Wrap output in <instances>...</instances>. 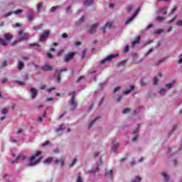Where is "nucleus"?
Wrapping results in <instances>:
<instances>
[{"label":"nucleus","mask_w":182,"mask_h":182,"mask_svg":"<svg viewBox=\"0 0 182 182\" xmlns=\"http://www.w3.org/2000/svg\"><path fill=\"white\" fill-rule=\"evenodd\" d=\"M42 151H37L28 158H26L25 156H19L16 158L15 160L11 161V164H14L15 163H18V161L22 160L26 166L28 167H33V166H38L41 163V160H42Z\"/></svg>","instance_id":"obj_1"},{"label":"nucleus","mask_w":182,"mask_h":182,"mask_svg":"<svg viewBox=\"0 0 182 182\" xmlns=\"http://www.w3.org/2000/svg\"><path fill=\"white\" fill-rule=\"evenodd\" d=\"M25 138V134L22 133V129H18L16 134L10 139L11 143H18V141H23Z\"/></svg>","instance_id":"obj_2"},{"label":"nucleus","mask_w":182,"mask_h":182,"mask_svg":"<svg viewBox=\"0 0 182 182\" xmlns=\"http://www.w3.org/2000/svg\"><path fill=\"white\" fill-rule=\"evenodd\" d=\"M117 56H119V53L109 55L107 56L105 58L101 60L100 63L101 65H105V63L113 60V59H115V58H117Z\"/></svg>","instance_id":"obj_3"},{"label":"nucleus","mask_w":182,"mask_h":182,"mask_svg":"<svg viewBox=\"0 0 182 182\" xmlns=\"http://www.w3.org/2000/svg\"><path fill=\"white\" fill-rule=\"evenodd\" d=\"M29 34L28 33H23V31L18 32V39L19 41H28Z\"/></svg>","instance_id":"obj_4"},{"label":"nucleus","mask_w":182,"mask_h":182,"mask_svg":"<svg viewBox=\"0 0 182 182\" xmlns=\"http://www.w3.org/2000/svg\"><path fill=\"white\" fill-rule=\"evenodd\" d=\"M139 12H140V9L137 8L133 16L126 21L125 25H129V23L132 22L133 19H134L137 16Z\"/></svg>","instance_id":"obj_5"},{"label":"nucleus","mask_w":182,"mask_h":182,"mask_svg":"<svg viewBox=\"0 0 182 182\" xmlns=\"http://www.w3.org/2000/svg\"><path fill=\"white\" fill-rule=\"evenodd\" d=\"M75 95H76L75 92H73L70 93V96L71 97L70 105H71L73 109H75L76 107V106H77L76 105V101L75 100Z\"/></svg>","instance_id":"obj_6"},{"label":"nucleus","mask_w":182,"mask_h":182,"mask_svg":"<svg viewBox=\"0 0 182 182\" xmlns=\"http://www.w3.org/2000/svg\"><path fill=\"white\" fill-rule=\"evenodd\" d=\"M54 164H57L58 166H60V167H63V166H65V158L60 157L59 159H55Z\"/></svg>","instance_id":"obj_7"},{"label":"nucleus","mask_w":182,"mask_h":182,"mask_svg":"<svg viewBox=\"0 0 182 182\" xmlns=\"http://www.w3.org/2000/svg\"><path fill=\"white\" fill-rule=\"evenodd\" d=\"M136 128L134 130L133 132V135L134 136L132 137V141H136L137 139H139V124H138L136 125Z\"/></svg>","instance_id":"obj_8"},{"label":"nucleus","mask_w":182,"mask_h":182,"mask_svg":"<svg viewBox=\"0 0 182 182\" xmlns=\"http://www.w3.org/2000/svg\"><path fill=\"white\" fill-rule=\"evenodd\" d=\"M98 26L99 23H96L95 24L92 25L88 30V33H90L91 35L95 33Z\"/></svg>","instance_id":"obj_9"},{"label":"nucleus","mask_w":182,"mask_h":182,"mask_svg":"<svg viewBox=\"0 0 182 182\" xmlns=\"http://www.w3.org/2000/svg\"><path fill=\"white\" fill-rule=\"evenodd\" d=\"M161 174L164 177V182H173V181L170 180V175L166 172H162Z\"/></svg>","instance_id":"obj_10"},{"label":"nucleus","mask_w":182,"mask_h":182,"mask_svg":"<svg viewBox=\"0 0 182 182\" xmlns=\"http://www.w3.org/2000/svg\"><path fill=\"white\" fill-rule=\"evenodd\" d=\"M30 93L31 98L35 99L38 95V90H36V88L32 87L30 89Z\"/></svg>","instance_id":"obj_11"},{"label":"nucleus","mask_w":182,"mask_h":182,"mask_svg":"<svg viewBox=\"0 0 182 182\" xmlns=\"http://www.w3.org/2000/svg\"><path fill=\"white\" fill-rule=\"evenodd\" d=\"M73 56H75L74 53H70L67 54L65 57V62H69V60H72V59H73Z\"/></svg>","instance_id":"obj_12"},{"label":"nucleus","mask_w":182,"mask_h":182,"mask_svg":"<svg viewBox=\"0 0 182 182\" xmlns=\"http://www.w3.org/2000/svg\"><path fill=\"white\" fill-rule=\"evenodd\" d=\"M49 36V31H45L40 38V42H43L46 40V38Z\"/></svg>","instance_id":"obj_13"},{"label":"nucleus","mask_w":182,"mask_h":182,"mask_svg":"<svg viewBox=\"0 0 182 182\" xmlns=\"http://www.w3.org/2000/svg\"><path fill=\"white\" fill-rule=\"evenodd\" d=\"M4 36L5 40H3V41H6V45H7V43L10 42L11 39H12V36L9 33H5Z\"/></svg>","instance_id":"obj_14"},{"label":"nucleus","mask_w":182,"mask_h":182,"mask_svg":"<svg viewBox=\"0 0 182 182\" xmlns=\"http://www.w3.org/2000/svg\"><path fill=\"white\" fill-rule=\"evenodd\" d=\"M56 133H60L62 132H65V124H62L55 129Z\"/></svg>","instance_id":"obj_15"},{"label":"nucleus","mask_w":182,"mask_h":182,"mask_svg":"<svg viewBox=\"0 0 182 182\" xmlns=\"http://www.w3.org/2000/svg\"><path fill=\"white\" fill-rule=\"evenodd\" d=\"M133 90H134V85H130L129 89L124 90L123 93L124 95H129V93H132Z\"/></svg>","instance_id":"obj_16"},{"label":"nucleus","mask_w":182,"mask_h":182,"mask_svg":"<svg viewBox=\"0 0 182 182\" xmlns=\"http://www.w3.org/2000/svg\"><path fill=\"white\" fill-rule=\"evenodd\" d=\"M117 147H119V142L116 141H112V149L113 151H116L117 150Z\"/></svg>","instance_id":"obj_17"},{"label":"nucleus","mask_w":182,"mask_h":182,"mask_svg":"<svg viewBox=\"0 0 182 182\" xmlns=\"http://www.w3.org/2000/svg\"><path fill=\"white\" fill-rule=\"evenodd\" d=\"M112 22H107L105 26L103 27V32H106V29H110L112 26Z\"/></svg>","instance_id":"obj_18"},{"label":"nucleus","mask_w":182,"mask_h":182,"mask_svg":"<svg viewBox=\"0 0 182 182\" xmlns=\"http://www.w3.org/2000/svg\"><path fill=\"white\" fill-rule=\"evenodd\" d=\"M43 8V4L38 3L36 6L37 13L41 14V11H42V9Z\"/></svg>","instance_id":"obj_19"},{"label":"nucleus","mask_w":182,"mask_h":182,"mask_svg":"<svg viewBox=\"0 0 182 182\" xmlns=\"http://www.w3.org/2000/svg\"><path fill=\"white\" fill-rule=\"evenodd\" d=\"M105 174L107 177H109L110 178H112V177H113V170L107 169L105 171Z\"/></svg>","instance_id":"obj_20"},{"label":"nucleus","mask_w":182,"mask_h":182,"mask_svg":"<svg viewBox=\"0 0 182 182\" xmlns=\"http://www.w3.org/2000/svg\"><path fill=\"white\" fill-rule=\"evenodd\" d=\"M42 69L45 71H48V70H52L53 68H52V66H50L49 64H46L42 67Z\"/></svg>","instance_id":"obj_21"},{"label":"nucleus","mask_w":182,"mask_h":182,"mask_svg":"<svg viewBox=\"0 0 182 182\" xmlns=\"http://www.w3.org/2000/svg\"><path fill=\"white\" fill-rule=\"evenodd\" d=\"M83 4L85 6H90L93 4V0H84Z\"/></svg>","instance_id":"obj_22"},{"label":"nucleus","mask_w":182,"mask_h":182,"mask_svg":"<svg viewBox=\"0 0 182 182\" xmlns=\"http://www.w3.org/2000/svg\"><path fill=\"white\" fill-rule=\"evenodd\" d=\"M52 161H53V157H48L44 161V164H50Z\"/></svg>","instance_id":"obj_23"},{"label":"nucleus","mask_w":182,"mask_h":182,"mask_svg":"<svg viewBox=\"0 0 182 182\" xmlns=\"http://www.w3.org/2000/svg\"><path fill=\"white\" fill-rule=\"evenodd\" d=\"M139 42H140V36H138L136 38L135 41H134L132 43V47L134 48V46L136 45H137V43H139Z\"/></svg>","instance_id":"obj_24"},{"label":"nucleus","mask_w":182,"mask_h":182,"mask_svg":"<svg viewBox=\"0 0 182 182\" xmlns=\"http://www.w3.org/2000/svg\"><path fill=\"white\" fill-rule=\"evenodd\" d=\"M27 19H28V21H33L34 18H33V12H28V15H27Z\"/></svg>","instance_id":"obj_25"},{"label":"nucleus","mask_w":182,"mask_h":182,"mask_svg":"<svg viewBox=\"0 0 182 182\" xmlns=\"http://www.w3.org/2000/svg\"><path fill=\"white\" fill-rule=\"evenodd\" d=\"M76 163H77V158L75 157L73 161H71L70 164H69V167H73V166H75V164H76Z\"/></svg>","instance_id":"obj_26"},{"label":"nucleus","mask_w":182,"mask_h":182,"mask_svg":"<svg viewBox=\"0 0 182 182\" xmlns=\"http://www.w3.org/2000/svg\"><path fill=\"white\" fill-rule=\"evenodd\" d=\"M159 14H162V15H166L167 14V7L164 6L159 10Z\"/></svg>","instance_id":"obj_27"},{"label":"nucleus","mask_w":182,"mask_h":182,"mask_svg":"<svg viewBox=\"0 0 182 182\" xmlns=\"http://www.w3.org/2000/svg\"><path fill=\"white\" fill-rule=\"evenodd\" d=\"M158 93H159V95H161L162 96H164V95H166V89L160 88L158 91Z\"/></svg>","instance_id":"obj_28"},{"label":"nucleus","mask_w":182,"mask_h":182,"mask_svg":"<svg viewBox=\"0 0 182 182\" xmlns=\"http://www.w3.org/2000/svg\"><path fill=\"white\" fill-rule=\"evenodd\" d=\"M1 114L6 116V114H8V109L6 108L1 109Z\"/></svg>","instance_id":"obj_29"},{"label":"nucleus","mask_w":182,"mask_h":182,"mask_svg":"<svg viewBox=\"0 0 182 182\" xmlns=\"http://www.w3.org/2000/svg\"><path fill=\"white\" fill-rule=\"evenodd\" d=\"M97 118H95L94 119L91 120V122H90L88 127H92L93 126V124H95L96 120H97Z\"/></svg>","instance_id":"obj_30"},{"label":"nucleus","mask_w":182,"mask_h":182,"mask_svg":"<svg viewBox=\"0 0 182 182\" xmlns=\"http://www.w3.org/2000/svg\"><path fill=\"white\" fill-rule=\"evenodd\" d=\"M164 30H156L154 31L155 35H161V33H164Z\"/></svg>","instance_id":"obj_31"},{"label":"nucleus","mask_w":182,"mask_h":182,"mask_svg":"<svg viewBox=\"0 0 182 182\" xmlns=\"http://www.w3.org/2000/svg\"><path fill=\"white\" fill-rule=\"evenodd\" d=\"M97 171H99V167H96V168H94L92 171H88V173H93L94 174H95L96 173H97Z\"/></svg>","instance_id":"obj_32"},{"label":"nucleus","mask_w":182,"mask_h":182,"mask_svg":"<svg viewBox=\"0 0 182 182\" xmlns=\"http://www.w3.org/2000/svg\"><path fill=\"white\" fill-rule=\"evenodd\" d=\"M75 182H83V178H82V176L78 175L77 176V179Z\"/></svg>","instance_id":"obj_33"},{"label":"nucleus","mask_w":182,"mask_h":182,"mask_svg":"<svg viewBox=\"0 0 182 182\" xmlns=\"http://www.w3.org/2000/svg\"><path fill=\"white\" fill-rule=\"evenodd\" d=\"M60 6H53L50 9V12H55L56 9H59Z\"/></svg>","instance_id":"obj_34"},{"label":"nucleus","mask_w":182,"mask_h":182,"mask_svg":"<svg viewBox=\"0 0 182 182\" xmlns=\"http://www.w3.org/2000/svg\"><path fill=\"white\" fill-rule=\"evenodd\" d=\"M165 87H166V89H171V87H173V83L169 82V83L166 84L165 85Z\"/></svg>","instance_id":"obj_35"},{"label":"nucleus","mask_w":182,"mask_h":182,"mask_svg":"<svg viewBox=\"0 0 182 182\" xmlns=\"http://www.w3.org/2000/svg\"><path fill=\"white\" fill-rule=\"evenodd\" d=\"M22 26V24L19 23H16L12 25V27L13 28H19Z\"/></svg>","instance_id":"obj_36"},{"label":"nucleus","mask_w":182,"mask_h":182,"mask_svg":"<svg viewBox=\"0 0 182 182\" xmlns=\"http://www.w3.org/2000/svg\"><path fill=\"white\" fill-rule=\"evenodd\" d=\"M22 12H23V10L18 9V10H16L14 14V15H19V14H22Z\"/></svg>","instance_id":"obj_37"},{"label":"nucleus","mask_w":182,"mask_h":182,"mask_svg":"<svg viewBox=\"0 0 182 182\" xmlns=\"http://www.w3.org/2000/svg\"><path fill=\"white\" fill-rule=\"evenodd\" d=\"M0 45H3V46H6V41H4V39L0 38Z\"/></svg>","instance_id":"obj_38"},{"label":"nucleus","mask_w":182,"mask_h":182,"mask_svg":"<svg viewBox=\"0 0 182 182\" xmlns=\"http://www.w3.org/2000/svg\"><path fill=\"white\" fill-rule=\"evenodd\" d=\"M18 69H23V63L18 61Z\"/></svg>","instance_id":"obj_39"},{"label":"nucleus","mask_w":182,"mask_h":182,"mask_svg":"<svg viewBox=\"0 0 182 182\" xmlns=\"http://www.w3.org/2000/svg\"><path fill=\"white\" fill-rule=\"evenodd\" d=\"M120 89H122V87L120 86L116 87L114 89V93H117V92H119V90H120Z\"/></svg>","instance_id":"obj_40"},{"label":"nucleus","mask_w":182,"mask_h":182,"mask_svg":"<svg viewBox=\"0 0 182 182\" xmlns=\"http://www.w3.org/2000/svg\"><path fill=\"white\" fill-rule=\"evenodd\" d=\"M153 82H154V85H157V83H159V79L157 78V77H155L154 78Z\"/></svg>","instance_id":"obj_41"},{"label":"nucleus","mask_w":182,"mask_h":182,"mask_svg":"<svg viewBox=\"0 0 182 182\" xmlns=\"http://www.w3.org/2000/svg\"><path fill=\"white\" fill-rule=\"evenodd\" d=\"M129 112H130V109L126 108L125 109H124V110L122 111V113H123L124 114H126L129 113Z\"/></svg>","instance_id":"obj_42"},{"label":"nucleus","mask_w":182,"mask_h":182,"mask_svg":"<svg viewBox=\"0 0 182 182\" xmlns=\"http://www.w3.org/2000/svg\"><path fill=\"white\" fill-rule=\"evenodd\" d=\"M50 141H46L45 142H43V144H42V146H43V147H45L46 146H48V144H50Z\"/></svg>","instance_id":"obj_43"},{"label":"nucleus","mask_w":182,"mask_h":182,"mask_svg":"<svg viewBox=\"0 0 182 182\" xmlns=\"http://www.w3.org/2000/svg\"><path fill=\"white\" fill-rule=\"evenodd\" d=\"M146 80H141V86H146Z\"/></svg>","instance_id":"obj_44"},{"label":"nucleus","mask_w":182,"mask_h":182,"mask_svg":"<svg viewBox=\"0 0 182 182\" xmlns=\"http://www.w3.org/2000/svg\"><path fill=\"white\" fill-rule=\"evenodd\" d=\"M85 55H86V50H83L81 55L82 59H85Z\"/></svg>","instance_id":"obj_45"},{"label":"nucleus","mask_w":182,"mask_h":182,"mask_svg":"<svg viewBox=\"0 0 182 182\" xmlns=\"http://www.w3.org/2000/svg\"><path fill=\"white\" fill-rule=\"evenodd\" d=\"M68 33H63V35H62V38H63V39H66V38H68Z\"/></svg>","instance_id":"obj_46"},{"label":"nucleus","mask_w":182,"mask_h":182,"mask_svg":"<svg viewBox=\"0 0 182 182\" xmlns=\"http://www.w3.org/2000/svg\"><path fill=\"white\" fill-rule=\"evenodd\" d=\"M126 65V61H122L119 63V66H124Z\"/></svg>","instance_id":"obj_47"},{"label":"nucleus","mask_w":182,"mask_h":182,"mask_svg":"<svg viewBox=\"0 0 182 182\" xmlns=\"http://www.w3.org/2000/svg\"><path fill=\"white\" fill-rule=\"evenodd\" d=\"M134 8V6H129L127 9V11L128 12H131L132 11V9H133Z\"/></svg>","instance_id":"obj_48"},{"label":"nucleus","mask_w":182,"mask_h":182,"mask_svg":"<svg viewBox=\"0 0 182 182\" xmlns=\"http://www.w3.org/2000/svg\"><path fill=\"white\" fill-rule=\"evenodd\" d=\"M153 52V48H151L149 50V51L145 54V56H147L149 53H151Z\"/></svg>","instance_id":"obj_49"},{"label":"nucleus","mask_w":182,"mask_h":182,"mask_svg":"<svg viewBox=\"0 0 182 182\" xmlns=\"http://www.w3.org/2000/svg\"><path fill=\"white\" fill-rule=\"evenodd\" d=\"M47 58H48L49 59H52V58H53V56L50 53H47Z\"/></svg>","instance_id":"obj_50"},{"label":"nucleus","mask_w":182,"mask_h":182,"mask_svg":"<svg viewBox=\"0 0 182 182\" xmlns=\"http://www.w3.org/2000/svg\"><path fill=\"white\" fill-rule=\"evenodd\" d=\"M124 52H125V53H127V52H129V46H127L124 48Z\"/></svg>","instance_id":"obj_51"},{"label":"nucleus","mask_w":182,"mask_h":182,"mask_svg":"<svg viewBox=\"0 0 182 182\" xmlns=\"http://www.w3.org/2000/svg\"><path fill=\"white\" fill-rule=\"evenodd\" d=\"M37 121H38L39 123H41V122L43 121L42 117H38V119H37Z\"/></svg>","instance_id":"obj_52"},{"label":"nucleus","mask_w":182,"mask_h":182,"mask_svg":"<svg viewBox=\"0 0 182 182\" xmlns=\"http://www.w3.org/2000/svg\"><path fill=\"white\" fill-rule=\"evenodd\" d=\"M157 21H159V22H161V21H163V17H161V16H159V17H157Z\"/></svg>","instance_id":"obj_53"},{"label":"nucleus","mask_w":182,"mask_h":182,"mask_svg":"<svg viewBox=\"0 0 182 182\" xmlns=\"http://www.w3.org/2000/svg\"><path fill=\"white\" fill-rule=\"evenodd\" d=\"M33 29L34 31H38V29H41V26H33Z\"/></svg>","instance_id":"obj_54"},{"label":"nucleus","mask_w":182,"mask_h":182,"mask_svg":"<svg viewBox=\"0 0 182 182\" xmlns=\"http://www.w3.org/2000/svg\"><path fill=\"white\" fill-rule=\"evenodd\" d=\"M63 50H60L57 53V55H58V56H60V55L63 53Z\"/></svg>","instance_id":"obj_55"},{"label":"nucleus","mask_w":182,"mask_h":182,"mask_svg":"<svg viewBox=\"0 0 182 182\" xmlns=\"http://www.w3.org/2000/svg\"><path fill=\"white\" fill-rule=\"evenodd\" d=\"M177 25H178V26H182V20L178 21V22H177Z\"/></svg>","instance_id":"obj_56"},{"label":"nucleus","mask_w":182,"mask_h":182,"mask_svg":"<svg viewBox=\"0 0 182 182\" xmlns=\"http://www.w3.org/2000/svg\"><path fill=\"white\" fill-rule=\"evenodd\" d=\"M53 153H56V154L59 153V148L55 149L53 150Z\"/></svg>","instance_id":"obj_57"},{"label":"nucleus","mask_w":182,"mask_h":182,"mask_svg":"<svg viewBox=\"0 0 182 182\" xmlns=\"http://www.w3.org/2000/svg\"><path fill=\"white\" fill-rule=\"evenodd\" d=\"M4 119H6V115H3L1 117L0 119L2 121H4Z\"/></svg>","instance_id":"obj_58"},{"label":"nucleus","mask_w":182,"mask_h":182,"mask_svg":"<svg viewBox=\"0 0 182 182\" xmlns=\"http://www.w3.org/2000/svg\"><path fill=\"white\" fill-rule=\"evenodd\" d=\"M85 21V17H81L79 20V22L81 23V22H84Z\"/></svg>","instance_id":"obj_59"},{"label":"nucleus","mask_w":182,"mask_h":182,"mask_svg":"<svg viewBox=\"0 0 182 182\" xmlns=\"http://www.w3.org/2000/svg\"><path fill=\"white\" fill-rule=\"evenodd\" d=\"M178 63H182V54L179 56Z\"/></svg>","instance_id":"obj_60"},{"label":"nucleus","mask_w":182,"mask_h":182,"mask_svg":"<svg viewBox=\"0 0 182 182\" xmlns=\"http://www.w3.org/2000/svg\"><path fill=\"white\" fill-rule=\"evenodd\" d=\"M13 13L12 12H9L7 14H5V17H8V16H11V15Z\"/></svg>","instance_id":"obj_61"},{"label":"nucleus","mask_w":182,"mask_h":182,"mask_svg":"<svg viewBox=\"0 0 182 182\" xmlns=\"http://www.w3.org/2000/svg\"><path fill=\"white\" fill-rule=\"evenodd\" d=\"M123 97L122 96H119L117 98V102H120V100H122V98Z\"/></svg>","instance_id":"obj_62"},{"label":"nucleus","mask_w":182,"mask_h":182,"mask_svg":"<svg viewBox=\"0 0 182 182\" xmlns=\"http://www.w3.org/2000/svg\"><path fill=\"white\" fill-rule=\"evenodd\" d=\"M65 11L67 13L69 12V11H70V6H68L66 9H65Z\"/></svg>","instance_id":"obj_63"},{"label":"nucleus","mask_w":182,"mask_h":182,"mask_svg":"<svg viewBox=\"0 0 182 182\" xmlns=\"http://www.w3.org/2000/svg\"><path fill=\"white\" fill-rule=\"evenodd\" d=\"M151 28H153V24H149V25L146 27V29H150Z\"/></svg>","instance_id":"obj_64"}]
</instances>
